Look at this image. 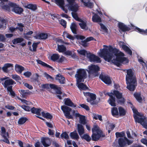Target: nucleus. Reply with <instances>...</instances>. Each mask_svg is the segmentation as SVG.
<instances>
[{
  "mask_svg": "<svg viewBox=\"0 0 147 147\" xmlns=\"http://www.w3.org/2000/svg\"><path fill=\"white\" fill-rule=\"evenodd\" d=\"M103 47L105 48L100 49L98 54L105 61L109 62L111 61L118 66H120L122 63H125L128 62L127 58L124 57V54L117 49L111 46L104 45Z\"/></svg>",
  "mask_w": 147,
  "mask_h": 147,
  "instance_id": "f257e3e1",
  "label": "nucleus"
},
{
  "mask_svg": "<svg viewBox=\"0 0 147 147\" xmlns=\"http://www.w3.org/2000/svg\"><path fill=\"white\" fill-rule=\"evenodd\" d=\"M0 5L2 8L8 11L11 10L15 13L21 14L23 11V9L16 4L8 2L7 0H0Z\"/></svg>",
  "mask_w": 147,
  "mask_h": 147,
  "instance_id": "f03ea898",
  "label": "nucleus"
},
{
  "mask_svg": "<svg viewBox=\"0 0 147 147\" xmlns=\"http://www.w3.org/2000/svg\"><path fill=\"white\" fill-rule=\"evenodd\" d=\"M127 73L126 76V80L127 84V88L130 91H133L137 85L135 76L131 69L127 70Z\"/></svg>",
  "mask_w": 147,
  "mask_h": 147,
  "instance_id": "7ed1b4c3",
  "label": "nucleus"
},
{
  "mask_svg": "<svg viewBox=\"0 0 147 147\" xmlns=\"http://www.w3.org/2000/svg\"><path fill=\"white\" fill-rule=\"evenodd\" d=\"M131 108L134 113V117L135 121L140 124L145 128H147V122L145 118L142 116V115L139 113L130 103Z\"/></svg>",
  "mask_w": 147,
  "mask_h": 147,
  "instance_id": "20e7f679",
  "label": "nucleus"
},
{
  "mask_svg": "<svg viewBox=\"0 0 147 147\" xmlns=\"http://www.w3.org/2000/svg\"><path fill=\"white\" fill-rule=\"evenodd\" d=\"M77 51L79 54L81 55L85 56L86 54L87 57L91 62L100 63L101 62V60L99 57L91 53H87V51L85 50H78Z\"/></svg>",
  "mask_w": 147,
  "mask_h": 147,
  "instance_id": "39448f33",
  "label": "nucleus"
},
{
  "mask_svg": "<svg viewBox=\"0 0 147 147\" xmlns=\"http://www.w3.org/2000/svg\"><path fill=\"white\" fill-rule=\"evenodd\" d=\"M100 69V67L98 65L93 64L89 65L88 69L86 70L89 74V77L94 78L98 76L99 75L98 71Z\"/></svg>",
  "mask_w": 147,
  "mask_h": 147,
  "instance_id": "423d86ee",
  "label": "nucleus"
},
{
  "mask_svg": "<svg viewBox=\"0 0 147 147\" xmlns=\"http://www.w3.org/2000/svg\"><path fill=\"white\" fill-rule=\"evenodd\" d=\"M92 140L93 141L98 140L101 137H104L105 135L103 134L102 131L97 125H94L92 129Z\"/></svg>",
  "mask_w": 147,
  "mask_h": 147,
  "instance_id": "0eeeda50",
  "label": "nucleus"
},
{
  "mask_svg": "<svg viewBox=\"0 0 147 147\" xmlns=\"http://www.w3.org/2000/svg\"><path fill=\"white\" fill-rule=\"evenodd\" d=\"M86 76L87 74L86 70L82 69H78L77 73L75 75L76 81L78 82H84V80L86 78Z\"/></svg>",
  "mask_w": 147,
  "mask_h": 147,
  "instance_id": "6e6552de",
  "label": "nucleus"
},
{
  "mask_svg": "<svg viewBox=\"0 0 147 147\" xmlns=\"http://www.w3.org/2000/svg\"><path fill=\"white\" fill-rule=\"evenodd\" d=\"M76 0H67L68 4L65 5L68 9L74 12H76L78 9L79 6L76 2Z\"/></svg>",
  "mask_w": 147,
  "mask_h": 147,
  "instance_id": "1a4fd4ad",
  "label": "nucleus"
},
{
  "mask_svg": "<svg viewBox=\"0 0 147 147\" xmlns=\"http://www.w3.org/2000/svg\"><path fill=\"white\" fill-rule=\"evenodd\" d=\"M133 142V140H129L126 137L119 138L118 140L119 144L121 147H125L127 145H130Z\"/></svg>",
  "mask_w": 147,
  "mask_h": 147,
  "instance_id": "9d476101",
  "label": "nucleus"
},
{
  "mask_svg": "<svg viewBox=\"0 0 147 147\" xmlns=\"http://www.w3.org/2000/svg\"><path fill=\"white\" fill-rule=\"evenodd\" d=\"M72 115H75L76 117H78L79 118V123L83 125L87 124V121L85 118V116L80 115L77 111L73 110L72 111Z\"/></svg>",
  "mask_w": 147,
  "mask_h": 147,
  "instance_id": "9b49d317",
  "label": "nucleus"
},
{
  "mask_svg": "<svg viewBox=\"0 0 147 147\" xmlns=\"http://www.w3.org/2000/svg\"><path fill=\"white\" fill-rule=\"evenodd\" d=\"M61 109L64 113L65 116L68 119H73L72 115L70 114V112L71 111V109L70 108L66 106L63 105L61 106Z\"/></svg>",
  "mask_w": 147,
  "mask_h": 147,
  "instance_id": "f8f14e48",
  "label": "nucleus"
},
{
  "mask_svg": "<svg viewBox=\"0 0 147 147\" xmlns=\"http://www.w3.org/2000/svg\"><path fill=\"white\" fill-rule=\"evenodd\" d=\"M0 132L1 136L4 138L2 140L7 144L9 143V141L8 139L9 138L8 133L6 132L5 129L4 127H1Z\"/></svg>",
  "mask_w": 147,
  "mask_h": 147,
  "instance_id": "ddd939ff",
  "label": "nucleus"
},
{
  "mask_svg": "<svg viewBox=\"0 0 147 147\" xmlns=\"http://www.w3.org/2000/svg\"><path fill=\"white\" fill-rule=\"evenodd\" d=\"M8 77H5L4 78H1L0 79V82H1L4 80H5L4 82L2 83V84L5 88H7L8 86L12 85L14 83H15V82L12 79H8Z\"/></svg>",
  "mask_w": 147,
  "mask_h": 147,
  "instance_id": "4468645a",
  "label": "nucleus"
},
{
  "mask_svg": "<svg viewBox=\"0 0 147 147\" xmlns=\"http://www.w3.org/2000/svg\"><path fill=\"white\" fill-rule=\"evenodd\" d=\"M59 57L60 56L58 54H54L51 55V59L54 61H56L58 62L61 63L63 61L65 58L64 57L61 56L59 59Z\"/></svg>",
  "mask_w": 147,
  "mask_h": 147,
  "instance_id": "2eb2a0df",
  "label": "nucleus"
},
{
  "mask_svg": "<svg viewBox=\"0 0 147 147\" xmlns=\"http://www.w3.org/2000/svg\"><path fill=\"white\" fill-rule=\"evenodd\" d=\"M99 78L106 84L109 85L111 83V80L110 78L107 75H103L102 74H101L100 75Z\"/></svg>",
  "mask_w": 147,
  "mask_h": 147,
  "instance_id": "dca6fc26",
  "label": "nucleus"
},
{
  "mask_svg": "<svg viewBox=\"0 0 147 147\" xmlns=\"http://www.w3.org/2000/svg\"><path fill=\"white\" fill-rule=\"evenodd\" d=\"M119 45L120 47H122L123 49L128 54L130 55H132V52L131 51L127 46L125 45L124 42H120L119 43Z\"/></svg>",
  "mask_w": 147,
  "mask_h": 147,
  "instance_id": "f3484780",
  "label": "nucleus"
},
{
  "mask_svg": "<svg viewBox=\"0 0 147 147\" xmlns=\"http://www.w3.org/2000/svg\"><path fill=\"white\" fill-rule=\"evenodd\" d=\"M56 3L64 11L65 13H67L68 10L67 9L65 8V6H64V0H55Z\"/></svg>",
  "mask_w": 147,
  "mask_h": 147,
  "instance_id": "a211bd4d",
  "label": "nucleus"
},
{
  "mask_svg": "<svg viewBox=\"0 0 147 147\" xmlns=\"http://www.w3.org/2000/svg\"><path fill=\"white\" fill-rule=\"evenodd\" d=\"M107 94L110 96L109 99L108 100L109 103L112 106H115V97L113 96L112 95V94L111 93L108 92Z\"/></svg>",
  "mask_w": 147,
  "mask_h": 147,
  "instance_id": "6ab92c4d",
  "label": "nucleus"
},
{
  "mask_svg": "<svg viewBox=\"0 0 147 147\" xmlns=\"http://www.w3.org/2000/svg\"><path fill=\"white\" fill-rule=\"evenodd\" d=\"M41 142L43 145L45 147L49 146L51 144L50 140L48 138H42Z\"/></svg>",
  "mask_w": 147,
  "mask_h": 147,
  "instance_id": "aec40b11",
  "label": "nucleus"
},
{
  "mask_svg": "<svg viewBox=\"0 0 147 147\" xmlns=\"http://www.w3.org/2000/svg\"><path fill=\"white\" fill-rule=\"evenodd\" d=\"M80 22L79 24L82 29L86 30H90L88 27L89 24H87L86 22L82 21V20Z\"/></svg>",
  "mask_w": 147,
  "mask_h": 147,
  "instance_id": "412c9836",
  "label": "nucleus"
},
{
  "mask_svg": "<svg viewBox=\"0 0 147 147\" xmlns=\"http://www.w3.org/2000/svg\"><path fill=\"white\" fill-rule=\"evenodd\" d=\"M77 129L78 132L80 136H81L84 133V129L83 126L81 124H77Z\"/></svg>",
  "mask_w": 147,
  "mask_h": 147,
  "instance_id": "4be33fe9",
  "label": "nucleus"
},
{
  "mask_svg": "<svg viewBox=\"0 0 147 147\" xmlns=\"http://www.w3.org/2000/svg\"><path fill=\"white\" fill-rule=\"evenodd\" d=\"M64 104L68 106L75 107L76 106L74 105L71 101V100L69 98H65L64 100Z\"/></svg>",
  "mask_w": 147,
  "mask_h": 147,
  "instance_id": "5701e85b",
  "label": "nucleus"
},
{
  "mask_svg": "<svg viewBox=\"0 0 147 147\" xmlns=\"http://www.w3.org/2000/svg\"><path fill=\"white\" fill-rule=\"evenodd\" d=\"M49 86L51 89L55 90L57 94H60L61 93V92L60 90V88L57 85L54 84H50L49 85Z\"/></svg>",
  "mask_w": 147,
  "mask_h": 147,
  "instance_id": "b1692460",
  "label": "nucleus"
},
{
  "mask_svg": "<svg viewBox=\"0 0 147 147\" xmlns=\"http://www.w3.org/2000/svg\"><path fill=\"white\" fill-rule=\"evenodd\" d=\"M56 79L59 81V83L61 84L65 83V78L61 74L57 75L56 77Z\"/></svg>",
  "mask_w": 147,
  "mask_h": 147,
  "instance_id": "393cba45",
  "label": "nucleus"
},
{
  "mask_svg": "<svg viewBox=\"0 0 147 147\" xmlns=\"http://www.w3.org/2000/svg\"><path fill=\"white\" fill-rule=\"evenodd\" d=\"M13 67V64L11 63H7L5 64L1 68L3 71L6 73L8 72V69L10 67Z\"/></svg>",
  "mask_w": 147,
  "mask_h": 147,
  "instance_id": "a878e982",
  "label": "nucleus"
},
{
  "mask_svg": "<svg viewBox=\"0 0 147 147\" xmlns=\"http://www.w3.org/2000/svg\"><path fill=\"white\" fill-rule=\"evenodd\" d=\"M48 35L47 33H42L34 36L36 39H45L48 37Z\"/></svg>",
  "mask_w": 147,
  "mask_h": 147,
  "instance_id": "bb28decb",
  "label": "nucleus"
},
{
  "mask_svg": "<svg viewBox=\"0 0 147 147\" xmlns=\"http://www.w3.org/2000/svg\"><path fill=\"white\" fill-rule=\"evenodd\" d=\"M80 82L77 81L76 83L77 86L80 90H85L88 88L86 85L82 83H80Z\"/></svg>",
  "mask_w": 147,
  "mask_h": 147,
  "instance_id": "cd10ccee",
  "label": "nucleus"
},
{
  "mask_svg": "<svg viewBox=\"0 0 147 147\" xmlns=\"http://www.w3.org/2000/svg\"><path fill=\"white\" fill-rule=\"evenodd\" d=\"M15 71L19 73H21L24 69V67L17 64L15 65Z\"/></svg>",
  "mask_w": 147,
  "mask_h": 147,
  "instance_id": "c85d7f7f",
  "label": "nucleus"
},
{
  "mask_svg": "<svg viewBox=\"0 0 147 147\" xmlns=\"http://www.w3.org/2000/svg\"><path fill=\"white\" fill-rule=\"evenodd\" d=\"M110 93L112 94V95H113V96H115L117 99L123 96L122 93L117 90H114L113 92H112Z\"/></svg>",
  "mask_w": 147,
  "mask_h": 147,
  "instance_id": "c756f323",
  "label": "nucleus"
},
{
  "mask_svg": "<svg viewBox=\"0 0 147 147\" xmlns=\"http://www.w3.org/2000/svg\"><path fill=\"white\" fill-rule=\"evenodd\" d=\"M81 1L86 6L90 8H92L93 6V3L90 2L89 0H82Z\"/></svg>",
  "mask_w": 147,
  "mask_h": 147,
  "instance_id": "7c9ffc66",
  "label": "nucleus"
},
{
  "mask_svg": "<svg viewBox=\"0 0 147 147\" xmlns=\"http://www.w3.org/2000/svg\"><path fill=\"white\" fill-rule=\"evenodd\" d=\"M118 26L119 28L123 31H125L129 30V28L123 23H119Z\"/></svg>",
  "mask_w": 147,
  "mask_h": 147,
  "instance_id": "2f4dec72",
  "label": "nucleus"
},
{
  "mask_svg": "<svg viewBox=\"0 0 147 147\" xmlns=\"http://www.w3.org/2000/svg\"><path fill=\"white\" fill-rule=\"evenodd\" d=\"M7 24V21L5 19H3L0 22V29H5L6 27Z\"/></svg>",
  "mask_w": 147,
  "mask_h": 147,
  "instance_id": "473e14b6",
  "label": "nucleus"
},
{
  "mask_svg": "<svg viewBox=\"0 0 147 147\" xmlns=\"http://www.w3.org/2000/svg\"><path fill=\"white\" fill-rule=\"evenodd\" d=\"M31 111L32 113L36 114L38 115H40V112L41 111V109H37L33 107L31 109Z\"/></svg>",
  "mask_w": 147,
  "mask_h": 147,
  "instance_id": "72a5a7b5",
  "label": "nucleus"
},
{
  "mask_svg": "<svg viewBox=\"0 0 147 147\" xmlns=\"http://www.w3.org/2000/svg\"><path fill=\"white\" fill-rule=\"evenodd\" d=\"M70 136L71 138L74 139L78 140L79 138V136L76 131H75L70 134Z\"/></svg>",
  "mask_w": 147,
  "mask_h": 147,
  "instance_id": "f704fd0d",
  "label": "nucleus"
},
{
  "mask_svg": "<svg viewBox=\"0 0 147 147\" xmlns=\"http://www.w3.org/2000/svg\"><path fill=\"white\" fill-rule=\"evenodd\" d=\"M19 92L20 94V96L24 98H26L28 94L26 91L23 90H19Z\"/></svg>",
  "mask_w": 147,
  "mask_h": 147,
  "instance_id": "c9c22d12",
  "label": "nucleus"
},
{
  "mask_svg": "<svg viewBox=\"0 0 147 147\" xmlns=\"http://www.w3.org/2000/svg\"><path fill=\"white\" fill-rule=\"evenodd\" d=\"M36 61L38 64L41 65L44 67H48L51 69L53 68V67L51 66L40 60H36Z\"/></svg>",
  "mask_w": 147,
  "mask_h": 147,
  "instance_id": "e433bc0d",
  "label": "nucleus"
},
{
  "mask_svg": "<svg viewBox=\"0 0 147 147\" xmlns=\"http://www.w3.org/2000/svg\"><path fill=\"white\" fill-rule=\"evenodd\" d=\"M92 20L94 22H100L101 21V19L99 16L95 14L92 16Z\"/></svg>",
  "mask_w": 147,
  "mask_h": 147,
  "instance_id": "4c0bfd02",
  "label": "nucleus"
},
{
  "mask_svg": "<svg viewBox=\"0 0 147 147\" xmlns=\"http://www.w3.org/2000/svg\"><path fill=\"white\" fill-rule=\"evenodd\" d=\"M41 113L42 116L46 119H51L53 117L52 115L48 113H45L44 112H42Z\"/></svg>",
  "mask_w": 147,
  "mask_h": 147,
  "instance_id": "58836bf2",
  "label": "nucleus"
},
{
  "mask_svg": "<svg viewBox=\"0 0 147 147\" xmlns=\"http://www.w3.org/2000/svg\"><path fill=\"white\" fill-rule=\"evenodd\" d=\"M100 31L104 34L107 32L108 29L107 28L102 24L100 23Z\"/></svg>",
  "mask_w": 147,
  "mask_h": 147,
  "instance_id": "ea45409f",
  "label": "nucleus"
},
{
  "mask_svg": "<svg viewBox=\"0 0 147 147\" xmlns=\"http://www.w3.org/2000/svg\"><path fill=\"white\" fill-rule=\"evenodd\" d=\"M71 29L73 33L75 34H76L77 26L74 23H72L70 26Z\"/></svg>",
  "mask_w": 147,
  "mask_h": 147,
  "instance_id": "a19ab883",
  "label": "nucleus"
},
{
  "mask_svg": "<svg viewBox=\"0 0 147 147\" xmlns=\"http://www.w3.org/2000/svg\"><path fill=\"white\" fill-rule=\"evenodd\" d=\"M63 36L64 38H67L72 40H73L74 39V37L65 32L63 33Z\"/></svg>",
  "mask_w": 147,
  "mask_h": 147,
  "instance_id": "79ce46f5",
  "label": "nucleus"
},
{
  "mask_svg": "<svg viewBox=\"0 0 147 147\" xmlns=\"http://www.w3.org/2000/svg\"><path fill=\"white\" fill-rule=\"evenodd\" d=\"M26 7L32 10H35L36 9V6L35 5L29 4L26 6Z\"/></svg>",
  "mask_w": 147,
  "mask_h": 147,
  "instance_id": "37998d69",
  "label": "nucleus"
},
{
  "mask_svg": "<svg viewBox=\"0 0 147 147\" xmlns=\"http://www.w3.org/2000/svg\"><path fill=\"white\" fill-rule=\"evenodd\" d=\"M58 51L59 52H63L66 51V48L63 45H58Z\"/></svg>",
  "mask_w": 147,
  "mask_h": 147,
  "instance_id": "c03bdc74",
  "label": "nucleus"
},
{
  "mask_svg": "<svg viewBox=\"0 0 147 147\" xmlns=\"http://www.w3.org/2000/svg\"><path fill=\"white\" fill-rule=\"evenodd\" d=\"M125 100L123 96L119 98L117 100V102L120 105H123L124 104L125 102Z\"/></svg>",
  "mask_w": 147,
  "mask_h": 147,
  "instance_id": "a18cd8bd",
  "label": "nucleus"
},
{
  "mask_svg": "<svg viewBox=\"0 0 147 147\" xmlns=\"http://www.w3.org/2000/svg\"><path fill=\"white\" fill-rule=\"evenodd\" d=\"M23 39L22 38H19L14 39L12 41L13 44L16 45L18 43H19L23 41Z\"/></svg>",
  "mask_w": 147,
  "mask_h": 147,
  "instance_id": "49530a36",
  "label": "nucleus"
},
{
  "mask_svg": "<svg viewBox=\"0 0 147 147\" xmlns=\"http://www.w3.org/2000/svg\"><path fill=\"white\" fill-rule=\"evenodd\" d=\"M89 97L90 98H87V101L89 102H90L91 101H93L96 99V95L95 94L91 93Z\"/></svg>",
  "mask_w": 147,
  "mask_h": 147,
  "instance_id": "de8ad7c7",
  "label": "nucleus"
},
{
  "mask_svg": "<svg viewBox=\"0 0 147 147\" xmlns=\"http://www.w3.org/2000/svg\"><path fill=\"white\" fill-rule=\"evenodd\" d=\"M111 113L113 116L117 115L118 114V112L117 108L113 107L111 109Z\"/></svg>",
  "mask_w": 147,
  "mask_h": 147,
  "instance_id": "09e8293b",
  "label": "nucleus"
},
{
  "mask_svg": "<svg viewBox=\"0 0 147 147\" xmlns=\"http://www.w3.org/2000/svg\"><path fill=\"white\" fill-rule=\"evenodd\" d=\"M80 136L82 138L86 140L87 141H89L91 139L90 136L87 134H85L84 135H82Z\"/></svg>",
  "mask_w": 147,
  "mask_h": 147,
  "instance_id": "8fccbe9b",
  "label": "nucleus"
},
{
  "mask_svg": "<svg viewBox=\"0 0 147 147\" xmlns=\"http://www.w3.org/2000/svg\"><path fill=\"white\" fill-rule=\"evenodd\" d=\"M93 117L94 119L96 120L98 119L101 121H102V117L101 115L93 114Z\"/></svg>",
  "mask_w": 147,
  "mask_h": 147,
  "instance_id": "3c124183",
  "label": "nucleus"
},
{
  "mask_svg": "<svg viewBox=\"0 0 147 147\" xmlns=\"http://www.w3.org/2000/svg\"><path fill=\"white\" fill-rule=\"evenodd\" d=\"M119 110L120 115L121 116H124L126 113L125 110L122 107H119Z\"/></svg>",
  "mask_w": 147,
  "mask_h": 147,
  "instance_id": "603ef678",
  "label": "nucleus"
},
{
  "mask_svg": "<svg viewBox=\"0 0 147 147\" xmlns=\"http://www.w3.org/2000/svg\"><path fill=\"white\" fill-rule=\"evenodd\" d=\"M134 97L136 100L139 102H141L142 100V98L140 96V95L138 93H135L134 94Z\"/></svg>",
  "mask_w": 147,
  "mask_h": 147,
  "instance_id": "864d4df0",
  "label": "nucleus"
},
{
  "mask_svg": "<svg viewBox=\"0 0 147 147\" xmlns=\"http://www.w3.org/2000/svg\"><path fill=\"white\" fill-rule=\"evenodd\" d=\"M26 121V118L22 117L19 119L18 123L19 124H22L25 123Z\"/></svg>",
  "mask_w": 147,
  "mask_h": 147,
  "instance_id": "5fc2aeb1",
  "label": "nucleus"
},
{
  "mask_svg": "<svg viewBox=\"0 0 147 147\" xmlns=\"http://www.w3.org/2000/svg\"><path fill=\"white\" fill-rule=\"evenodd\" d=\"M11 77L13 79L16 81L21 80V78L20 76L16 74L12 75Z\"/></svg>",
  "mask_w": 147,
  "mask_h": 147,
  "instance_id": "6e6d98bb",
  "label": "nucleus"
},
{
  "mask_svg": "<svg viewBox=\"0 0 147 147\" xmlns=\"http://www.w3.org/2000/svg\"><path fill=\"white\" fill-rule=\"evenodd\" d=\"M71 14L73 17L76 20L81 21V19L78 18L77 14L74 12H72Z\"/></svg>",
  "mask_w": 147,
  "mask_h": 147,
  "instance_id": "4d7b16f0",
  "label": "nucleus"
},
{
  "mask_svg": "<svg viewBox=\"0 0 147 147\" xmlns=\"http://www.w3.org/2000/svg\"><path fill=\"white\" fill-rule=\"evenodd\" d=\"M38 44V42H35L33 43L32 45V49L31 47L30 48V49L31 51H35L36 50V48Z\"/></svg>",
  "mask_w": 147,
  "mask_h": 147,
  "instance_id": "13d9d810",
  "label": "nucleus"
},
{
  "mask_svg": "<svg viewBox=\"0 0 147 147\" xmlns=\"http://www.w3.org/2000/svg\"><path fill=\"white\" fill-rule=\"evenodd\" d=\"M136 29L141 34H145L147 33V29L146 30H144L138 28H137Z\"/></svg>",
  "mask_w": 147,
  "mask_h": 147,
  "instance_id": "bf43d9fd",
  "label": "nucleus"
},
{
  "mask_svg": "<svg viewBox=\"0 0 147 147\" xmlns=\"http://www.w3.org/2000/svg\"><path fill=\"white\" fill-rule=\"evenodd\" d=\"M115 135L117 138L121 137L124 136V134L123 132L120 133L117 132L115 133Z\"/></svg>",
  "mask_w": 147,
  "mask_h": 147,
  "instance_id": "052dcab7",
  "label": "nucleus"
},
{
  "mask_svg": "<svg viewBox=\"0 0 147 147\" xmlns=\"http://www.w3.org/2000/svg\"><path fill=\"white\" fill-rule=\"evenodd\" d=\"M61 138H64L65 139H67L69 138L68 135L65 132H64L61 134Z\"/></svg>",
  "mask_w": 147,
  "mask_h": 147,
  "instance_id": "680f3d73",
  "label": "nucleus"
},
{
  "mask_svg": "<svg viewBox=\"0 0 147 147\" xmlns=\"http://www.w3.org/2000/svg\"><path fill=\"white\" fill-rule=\"evenodd\" d=\"M23 109L26 111H29L31 110L30 108L28 106L25 105H22L20 106Z\"/></svg>",
  "mask_w": 147,
  "mask_h": 147,
  "instance_id": "e2e57ef3",
  "label": "nucleus"
},
{
  "mask_svg": "<svg viewBox=\"0 0 147 147\" xmlns=\"http://www.w3.org/2000/svg\"><path fill=\"white\" fill-rule=\"evenodd\" d=\"M18 27L16 28V29H18L20 31H22L23 30L24 26L21 23L18 24Z\"/></svg>",
  "mask_w": 147,
  "mask_h": 147,
  "instance_id": "0e129e2a",
  "label": "nucleus"
},
{
  "mask_svg": "<svg viewBox=\"0 0 147 147\" xmlns=\"http://www.w3.org/2000/svg\"><path fill=\"white\" fill-rule=\"evenodd\" d=\"M115 127L114 125L111 123H108L107 125V128H108L109 129L112 130Z\"/></svg>",
  "mask_w": 147,
  "mask_h": 147,
  "instance_id": "69168bd1",
  "label": "nucleus"
},
{
  "mask_svg": "<svg viewBox=\"0 0 147 147\" xmlns=\"http://www.w3.org/2000/svg\"><path fill=\"white\" fill-rule=\"evenodd\" d=\"M23 75L27 78H29L32 75V73L30 72L27 71L24 73Z\"/></svg>",
  "mask_w": 147,
  "mask_h": 147,
  "instance_id": "338daca9",
  "label": "nucleus"
},
{
  "mask_svg": "<svg viewBox=\"0 0 147 147\" xmlns=\"http://www.w3.org/2000/svg\"><path fill=\"white\" fill-rule=\"evenodd\" d=\"M59 22L64 28L66 27V22L65 20H61L59 21Z\"/></svg>",
  "mask_w": 147,
  "mask_h": 147,
  "instance_id": "774afa93",
  "label": "nucleus"
}]
</instances>
